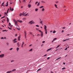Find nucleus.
Instances as JSON below:
<instances>
[{
	"label": "nucleus",
	"instance_id": "nucleus-1",
	"mask_svg": "<svg viewBox=\"0 0 73 73\" xmlns=\"http://www.w3.org/2000/svg\"><path fill=\"white\" fill-rule=\"evenodd\" d=\"M13 21L15 25L16 26H17V27H19V25H18L17 24L18 22H19V23H23V22L21 20H17L16 21V20L15 19H13Z\"/></svg>",
	"mask_w": 73,
	"mask_h": 73
},
{
	"label": "nucleus",
	"instance_id": "nucleus-2",
	"mask_svg": "<svg viewBox=\"0 0 73 73\" xmlns=\"http://www.w3.org/2000/svg\"><path fill=\"white\" fill-rule=\"evenodd\" d=\"M28 24L31 25V24H35V22H34V21H31L28 23Z\"/></svg>",
	"mask_w": 73,
	"mask_h": 73
},
{
	"label": "nucleus",
	"instance_id": "nucleus-3",
	"mask_svg": "<svg viewBox=\"0 0 73 73\" xmlns=\"http://www.w3.org/2000/svg\"><path fill=\"white\" fill-rule=\"evenodd\" d=\"M3 57H4V54H2L1 55H0V58H3Z\"/></svg>",
	"mask_w": 73,
	"mask_h": 73
},
{
	"label": "nucleus",
	"instance_id": "nucleus-4",
	"mask_svg": "<svg viewBox=\"0 0 73 73\" xmlns=\"http://www.w3.org/2000/svg\"><path fill=\"white\" fill-rule=\"evenodd\" d=\"M24 33L25 35V37L26 38H27V32L26 31H24Z\"/></svg>",
	"mask_w": 73,
	"mask_h": 73
},
{
	"label": "nucleus",
	"instance_id": "nucleus-5",
	"mask_svg": "<svg viewBox=\"0 0 73 73\" xmlns=\"http://www.w3.org/2000/svg\"><path fill=\"white\" fill-rule=\"evenodd\" d=\"M16 40H17V39L16 38H15L14 40H13V43H16V42H17Z\"/></svg>",
	"mask_w": 73,
	"mask_h": 73
},
{
	"label": "nucleus",
	"instance_id": "nucleus-6",
	"mask_svg": "<svg viewBox=\"0 0 73 73\" xmlns=\"http://www.w3.org/2000/svg\"><path fill=\"white\" fill-rule=\"evenodd\" d=\"M70 40V39H69V38H68L64 40H63L62 41H63V42H64V41H68V40Z\"/></svg>",
	"mask_w": 73,
	"mask_h": 73
},
{
	"label": "nucleus",
	"instance_id": "nucleus-7",
	"mask_svg": "<svg viewBox=\"0 0 73 73\" xmlns=\"http://www.w3.org/2000/svg\"><path fill=\"white\" fill-rule=\"evenodd\" d=\"M24 42H23L22 44L21 45V48H23L24 46Z\"/></svg>",
	"mask_w": 73,
	"mask_h": 73
},
{
	"label": "nucleus",
	"instance_id": "nucleus-8",
	"mask_svg": "<svg viewBox=\"0 0 73 73\" xmlns=\"http://www.w3.org/2000/svg\"><path fill=\"white\" fill-rule=\"evenodd\" d=\"M52 48H51L48 49V50H47L46 52H48V51H49V50H52Z\"/></svg>",
	"mask_w": 73,
	"mask_h": 73
},
{
	"label": "nucleus",
	"instance_id": "nucleus-9",
	"mask_svg": "<svg viewBox=\"0 0 73 73\" xmlns=\"http://www.w3.org/2000/svg\"><path fill=\"white\" fill-rule=\"evenodd\" d=\"M44 29L45 31L47 30V29H46V28H47L46 26L45 25H44Z\"/></svg>",
	"mask_w": 73,
	"mask_h": 73
},
{
	"label": "nucleus",
	"instance_id": "nucleus-10",
	"mask_svg": "<svg viewBox=\"0 0 73 73\" xmlns=\"http://www.w3.org/2000/svg\"><path fill=\"white\" fill-rule=\"evenodd\" d=\"M27 13V12L25 13V12H24L22 13V15L23 16H24V15H25V13Z\"/></svg>",
	"mask_w": 73,
	"mask_h": 73
},
{
	"label": "nucleus",
	"instance_id": "nucleus-11",
	"mask_svg": "<svg viewBox=\"0 0 73 73\" xmlns=\"http://www.w3.org/2000/svg\"><path fill=\"white\" fill-rule=\"evenodd\" d=\"M17 46L18 47H20V45L19 44V42H18L17 43Z\"/></svg>",
	"mask_w": 73,
	"mask_h": 73
},
{
	"label": "nucleus",
	"instance_id": "nucleus-12",
	"mask_svg": "<svg viewBox=\"0 0 73 73\" xmlns=\"http://www.w3.org/2000/svg\"><path fill=\"white\" fill-rule=\"evenodd\" d=\"M43 32H42L41 33V34H40V36H41V37H43Z\"/></svg>",
	"mask_w": 73,
	"mask_h": 73
},
{
	"label": "nucleus",
	"instance_id": "nucleus-13",
	"mask_svg": "<svg viewBox=\"0 0 73 73\" xmlns=\"http://www.w3.org/2000/svg\"><path fill=\"white\" fill-rule=\"evenodd\" d=\"M18 40L19 41L20 40V35H19V36L18 37Z\"/></svg>",
	"mask_w": 73,
	"mask_h": 73
},
{
	"label": "nucleus",
	"instance_id": "nucleus-14",
	"mask_svg": "<svg viewBox=\"0 0 73 73\" xmlns=\"http://www.w3.org/2000/svg\"><path fill=\"white\" fill-rule=\"evenodd\" d=\"M6 18H7V23H8V22H9V18H8V17H6Z\"/></svg>",
	"mask_w": 73,
	"mask_h": 73
},
{
	"label": "nucleus",
	"instance_id": "nucleus-15",
	"mask_svg": "<svg viewBox=\"0 0 73 73\" xmlns=\"http://www.w3.org/2000/svg\"><path fill=\"white\" fill-rule=\"evenodd\" d=\"M5 16L6 17L7 16H8V14H7V13L5 12Z\"/></svg>",
	"mask_w": 73,
	"mask_h": 73
},
{
	"label": "nucleus",
	"instance_id": "nucleus-16",
	"mask_svg": "<svg viewBox=\"0 0 73 73\" xmlns=\"http://www.w3.org/2000/svg\"><path fill=\"white\" fill-rule=\"evenodd\" d=\"M11 72H12V71L11 70L10 71H8L7 72H6V73H11Z\"/></svg>",
	"mask_w": 73,
	"mask_h": 73
},
{
	"label": "nucleus",
	"instance_id": "nucleus-17",
	"mask_svg": "<svg viewBox=\"0 0 73 73\" xmlns=\"http://www.w3.org/2000/svg\"><path fill=\"white\" fill-rule=\"evenodd\" d=\"M28 7L29 8H31V5L30 4H29L28 5Z\"/></svg>",
	"mask_w": 73,
	"mask_h": 73
},
{
	"label": "nucleus",
	"instance_id": "nucleus-18",
	"mask_svg": "<svg viewBox=\"0 0 73 73\" xmlns=\"http://www.w3.org/2000/svg\"><path fill=\"white\" fill-rule=\"evenodd\" d=\"M54 5L55 6V8H57V9H58V7H57V5L55 4Z\"/></svg>",
	"mask_w": 73,
	"mask_h": 73
},
{
	"label": "nucleus",
	"instance_id": "nucleus-19",
	"mask_svg": "<svg viewBox=\"0 0 73 73\" xmlns=\"http://www.w3.org/2000/svg\"><path fill=\"white\" fill-rule=\"evenodd\" d=\"M42 11V12H44V11H45V9H44V8H43L41 10Z\"/></svg>",
	"mask_w": 73,
	"mask_h": 73
},
{
	"label": "nucleus",
	"instance_id": "nucleus-20",
	"mask_svg": "<svg viewBox=\"0 0 73 73\" xmlns=\"http://www.w3.org/2000/svg\"><path fill=\"white\" fill-rule=\"evenodd\" d=\"M16 69H13L11 71V72H14L16 70Z\"/></svg>",
	"mask_w": 73,
	"mask_h": 73
},
{
	"label": "nucleus",
	"instance_id": "nucleus-21",
	"mask_svg": "<svg viewBox=\"0 0 73 73\" xmlns=\"http://www.w3.org/2000/svg\"><path fill=\"white\" fill-rule=\"evenodd\" d=\"M8 5V2H7V5H5V6H6V7H7Z\"/></svg>",
	"mask_w": 73,
	"mask_h": 73
},
{
	"label": "nucleus",
	"instance_id": "nucleus-22",
	"mask_svg": "<svg viewBox=\"0 0 73 73\" xmlns=\"http://www.w3.org/2000/svg\"><path fill=\"white\" fill-rule=\"evenodd\" d=\"M23 3H25V2H26V0H23Z\"/></svg>",
	"mask_w": 73,
	"mask_h": 73
},
{
	"label": "nucleus",
	"instance_id": "nucleus-23",
	"mask_svg": "<svg viewBox=\"0 0 73 73\" xmlns=\"http://www.w3.org/2000/svg\"><path fill=\"white\" fill-rule=\"evenodd\" d=\"M56 32V31L55 30H54L53 32V33H55Z\"/></svg>",
	"mask_w": 73,
	"mask_h": 73
},
{
	"label": "nucleus",
	"instance_id": "nucleus-24",
	"mask_svg": "<svg viewBox=\"0 0 73 73\" xmlns=\"http://www.w3.org/2000/svg\"><path fill=\"white\" fill-rule=\"evenodd\" d=\"M40 3L38 2V3L37 5V6H39V5H40Z\"/></svg>",
	"mask_w": 73,
	"mask_h": 73
},
{
	"label": "nucleus",
	"instance_id": "nucleus-25",
	"mask_svg": "<svg viewBox=\"0 0 73 73\" xmlns=\"http://www.w3.org/2000/svg\"><path fill=\"white\" fill-rule=\"evenodd\" d=\"M40 24H42V21H40Z\"/></svg>",
	"mask_w": 73,
	"mask_h": 73
},
{
	"label": "nucleus",
	"instance_id": "nucleus-26",
	"mask_svg": "<svg viewBox=\"0 0 73 73\" xmlns=\"http://www.w3.org/2000/svg\"><path fill=\"white\" fill-rule=\"evenodd\" d=\"M32 50H33V49L31 48L29 50V52H32Z\"/></svg>",
	"mask_w": 73,
	"mask_h": 73
},
{
	"label": "nucleus",
	"instance_id": "nucleus-27",
	"mask_svg": "<svg viewBox=\"0 0 73 73\" xmlns=\"http://www.w3.org/2000/svg\"><path fill=\"white\" fill-rule=\"evenodd\" d=\"M4 2H3V3H2L1 4V6H3V5H4Z\"/></svg>",
	"mask_w": 73,
	"mask_h": 73
},
{
	"label": "nucleus",
	"instance_id": "nucleus-28",
	"mask_svg": "<svg viewBox=\"0 0 73 73\" xmlns=\"http://www.w3.org/2000/svg\"><path fill=\"white\" fill-rule=\"evenodd\" d=\"M5 31H6V32H7L8 31L6 30H3L2 31V32H5Z\"/></svg>",
	"mask_w": 73,
	"mask_h": 73
},
{
	"label": "nucleus",
	"instance_id": "nucleus-29",
	"mask_svg": "<svg viewBox=\"0 0 73 73\" xmlns=\"http://www.w3.org/2000/svg\"><path fill=\"white\" fill-rule=\"evenodd\" d=\"M17 51H19V48H17Z\"/></svg>",
	"mask_w": 73,
	"mask_h": 73
},
{
	"label": "nucleus",
	"instance_id": "nucleus-30",
	"mask_svg": "<svg viewBox=\"0 0 73 73\" xmlns=\"http://www.w3.org/2000/svg\"><path fill=\"white\" fill-rule=\"evenodd\" d=\"M38 9H35V11H36V12H37V11H38Z\"/></svg>",
	"mask_w": 73,
	"mask_h": 73
},
{
	"label": "nucleus",
	"instance_id": "nucleus-31",
	"mask_svg": "<svg viewBox=\"0 0 73 73\" xmlns=\"http://www.w3.org/2000/svg\"><path fill=\"white\" fill-rule=\"evenodd\" d=\"M57 40V38H55L53 39V40H54V41H55V40Z\"/></svg>",
	"mask_w": 73,
	"mask_h": 73
},
{
	"label": "nucleus",
	"instance_id": "nucleus-32",
	"mask_svg": "<svg viewBox=\"0 0 73 73\" xmlns=\"http://www.w3.org/2000/svg\"><path fill=\"white\" fill-rule=\"evenodd\" d=\"M45 33L46 34H47V30H45Z\"/></svg>",
	"mask_w": 73,
	"mask_h": 73
},
{
	"label": "nucleus",
	"instance_id": "nucleus-33",
	"mask_svg": "<svg viewBox=\"0 0 73 73\" xmlns=\"http://www.w3.org/2000/svg\"><path fill=\"white\" fill-rule=\"evenodd\" d=\"M61 57H59V58H57L56 59V60H59V59H60V58H61Z\"/></svg>",
	"mask_w": 73,
	"mask_h": 73
},
{
	"label": "nucleus",
	"instance_id": "nucleus-34",
	"mask_svg": "<svg viewBox=\"0 0 73 73\" xmlns=\"http://www.w3.org/2000/svg\"><path fill=\"white\" fill-rule=\"evenodd\" d=\"M9 9H8L7 11V13H8V11H9Z\"/></svg>",
	"mask_w": 73,
	"mask_h": 73
},
{
	"label": "nucleus",
	"instance_id": "nucleus-35",
	"mask_svg": "<svg viewBox=\"0 0 73 73\" xmlns=\"http://www.w3.org/2000/svg\"><path fill=\"white\" fill-rule=\"evenodd\" d=\"M60 46V45H59L58 46H57V47L56 48H58V47H59V46Z\"/></svg>",
	"mask_w": 73,
	"mask_h": 73
},
{
	"label": "nucleus",
	"instance_id": "nucleus-36",
	"mask_svg": "<svg viewBox=\"0 0 73 73\" xmlns=\"http://www.w3.org/2000/svg\"><path fill=\"white\" fill-rule=\"evenodd\" d=\"M64 69H65V67H64L62 68V70H64Z\"/></svg>",
	"mask_w": 73,
	"mask_h": 73
},
{
	"label": "nucleus",
	"instance_id": "nucleus-37",
	"mask_svg": "<svg viewBox=\"0 0 73 73\" xmlns=\"http://www.w3.org/2000/svg\"><path fill=\"white\" fill-rule=\"evenodd\" d=\"M44 8V6H41L39 7L40 8Z\"/></svg>",
	"mask_w": 73,
	"mask_h": 73
},
{
	"label": "nucleus",
	"instance_id": "nucleus-38",
	"mask_svg": "<svg viewBox=\"0 0 73 73\" xmlns=\"http://www.w3.org/2000/svg\"><path fill=\"white\" fill-rule=\"evenodd\" d=\"M30 35H33V34H32V33L31 32H30Z\"/></svg>",
	"mask_w": 73,
	"mask_h": 73
},
{
	"label": "nucleus",
	"instance_id": "nucleus-39",
	"mask_svg": "<svg viewBox=\"0 0 73 73\" xmlns=\"http://www.w3.org/2000/svg\"><path fill=\"white\" fill-rule=\"evenodd\" d=\"M13 10H14V9H13V8H12V9H11V11H13Z\"/></svg>",
	"mask_w": 73,
	"mask_h": 73
},
{
	"label": "nucleus",
	"instance_id": "nucleus-40",
	"mask_svg": "<svg viewBox=\"0 0 73 73\" xmlns=\"http://www.w3.org/2000/svg\"><path fill=\"white\" fill-rule=\"evenodd\" d=\"M38 31L39 32H40V33H42V32H42L41 30H38Z\"/></svg>",
	"mask_w": 73,
	"mask_h": 73
},
{
	"label": "nucleus",
	"instance_id": "nucleus-41",
	"mask_svg": "<svg viewBox=\"0 0 73 73\" xmlns=\"http://www.w3.org/2000/svg\"><path fill=\"white\" fill-rule=\"evenodd\" d=\"M13 49V48H10L9 49V50H11Z\"/></svg>",
	"mask_w": 73,
	"mask_h": 73
},
{
	"label": "nucleus",
	"instance_id": "nucleus-42",
	"mask_svg": "<svg viewBox=\"0 0 73 73\" xmlns=\"http://www.w3.org/2000/svg\"><path fill=\"white\" fill-rule=\"evenodd\" d=\"M41 2L44 3H45V2H44V1H42Z\"/></svg>",
	"mask_w": 73,
	"mask_h": 73
},
{
	"label": "nucleus",
	"instance_id": "nucleus-43",
	"mask_svg": "<svg viewBox=\"0 0 73 73\" xmlns=\"http://www.w3.org/2000/svg\"><path fill=\"white\" fill-rule=\"evenodd\" d=\"M20 70H21V72H23V71L21 70H22V69H21L20 68Z\"/></svg>",
	"mask_w": 73,
	"mask_h": 73
},
{
	"label": "nucleus",
	"instance_id": "nucleus-44",
	"mask_svg": "<svg viewBox=\"0 0 73 73\" xmlns=\"http://www.w3.org/2000/svg\"><path fill=\"white\" fill-rule=\"evenodd\" d=\"M28 15V13H27L25 15V16H27V15Z\"/></svg>",
	"mask_w": 73,
	"mask_h": 73
},
{
	"label": "nucleus",
	"instance_id": "nucleus-45",
	"mask_svg": "<svg viewBox=\"0 0 73 73\" xmlns=\"http://www.w3.org/2000/svg\"><path fill=\"white\" fill-rule=\"evenodd\" d=\"M22 14L21 13H20V14H19V16H21L22 15Z\"/></svg>",
	"mask_w": 73,
	"mask_h": 73
},
{
	"label": "nucleus",
	"instance_id": "nucleus-46",
	"mask_svg": "<svg viewBox=\"0 0 73 73\" xmlns=\"http://www.w3.org/2000/svg\"><path fill=\"white\" fill-rule=\"evenodd\" d=\"M37 3H38V2L37 1L35 3V4L36 5L37 4Z\"/></svg>",
	"mask_w": 73,
	"mask_h": 73
},
{
	"label": "nucleus",
	"instance_id": "nucleus-47",
	"mask_svg": "<svg viewBox=\"0 0 73 73\" xmlns=\"http://www.w3.org/2000/svg\"><path fill=\"white\" fill-rule=\"evenodd\" d=\"M5 17V16H4V17H1V19H3V18H4Z\"/></svg>",
	"mask_w": 73,
	"mask_h": 73
},
{
	"label": "nucleus",
	"instance_id": "nucleus-48",
	"mask_svg": "<svg viewBox=\"0 0 73 73\" xmlns=\"http://www.w3.org/2000/svg\"><path fill=\"white\" fill-rule=\"evenodd\" d=\"M36 27H39V26L38 25H36Z\"/></svg>",
	"mask_w": 73,
	"mask_h": 73
},
{
	"label": "nucleus",
	"instance_id": "nucleus-49",
	"mask_svg": "<svg viewBox=\"0 0 73 73\" xmlns=\"http://www.w3.org/2000/svg\"><path fill=\"white\" fill-rule=\"evenodd\" d=\"M9 10H10V11L11 10V7H9Z\"/></svg>",
	"mask_w": 73,
	"mask_h": 73
},
{
	"label": "nucleus",
	"instance_id": "nucleus-50",
	"mask_svg": "<svg viewBox=\"0 0 73 73\" xmlns=\"http://www.w3.org/2000/svg\"><path fill=\"white\" fill-rule=\"evenodd\" d=\"M17 29L18 30H20V28H17Z\"/></svg>",
	"mask_w": 73,
	"mask_h": 73
},
{
	"label": "nucleus",
	"instance_id": "nucleus-51",
	"mask_svg": "<svg viewBox=\"0 0 73 73\" xmlns=\"http://www.w3.org/2000/svg\"><path fill=\"white\" fill-rule=\"evenodd\" d=\"M40 70H41V68H40V69H38L37 71V72H38V71Z\"/></svg>",
	"mask_w": 73,
	"mask_h": 73
},
{
	"label": "nucleus",
	"instance_id": "nucleus-52",
	"mask_svg": "<svg viewBox=\"0 0 73 73\" xmlns=\"http://www.w3.org/2000/svg\"><path fill=\"white\" fill-rule=\"evenodd\" d=\"M6 44H7V45H9V43H6Z\"/></svg>",
	"mask_w": 73,
	"mask_h": 73
},
{
	"label": "nucleus",
	"instance_id": "nucleus-53",
	"mask_svg": "<svg viewBox=\"0 0 73 73\" xmlns=\"http://www.w3.org/2000/svg\"><path fill=\"white\" fill-rule=\"evenodd\" d=\"M8 28L9 29H10V30H11L12 29L9 27H8Z\"/></svg>",
	"mask_w": 73,
	"mask_h": 73
},
{
	"label": "nucleus",
	"instance_id": "nucleus-54",
	"mask_svg": "<svg viewBox=\"0 0 73 73\" xmlns=\"http://www.w3.org/2000/svg\"><path fill=\"white\" fill-rule=\"evenodd\" d=\"M13 61H14V60H12L11 61V62H13Z\"/></svg>",
	"mask_w": 73,
	"mask_h": 73
},
{
	"label": "nucleus",
	"instance_id": "nucleus-55",
	"mask_svg": "<svg viewBox=\"0 0 73 73\" xmlns=\"http://www.w3.org/2000/svg\"><path fill=\"white\" fill-rule=\"evenodd\" d=\"M1 39H4V37H2L1 38Z\"/></svg>",
	"mask_w": 73,
	"mask_h": 73
},
{
	"label": "nucleus",
	"instance_id": "nucleus-56",
	"mask_svg": "<svg viewBox=\"0 0 73 73\" xmlns=\"http://www.w3.org/2000/svg\"><path fill=\"white\" fill-rule=\"evenodd\" d=\"M9 26H10V25H11V23H9Z\"/></svg>",
	"mask_w": 73,
	"mask_h": 73
},
{
	"label": "nucleus",
	"instance_id": "nucleus-57",
	"mask_svg": "<svg viewBox=\"0 0 73 73\" xmlns=\"http://www.w3.org/2000/svg\"><path fill=\"white\" fill-rule=\"evenodd\" d=\"M36 31H38V29L36 28Z\"/></svg>",
	"mask_w": 73,
	"mask_h": 73
},
{
	"label": "nucleus",
	"instance_id": "nucleus-58",
	"mask_svg": "<svg viewBox=\"0 0 73 73\" xmlns=\"http://www.w3.org/2000/svg\"><path fill=\"white\" fill-rule=\"evenodd\" d=\"M45 41H43L42 42V43H45Z\"/></svg>",
	"mask_w": 73,
	"mask_h": 73
},
{
	"label": "nucleus",
	"instance_id": "nucleus-59",
	"mask_svg": "<svg viewBox=\"0 0 73 73\" xmlns=\"http://www.w3.org/2000/svg\"><path fill=\"white\" fill-rule=\"evenodd\" d=\"M64 32V30H62V33H63Z\"/></svg>",
	"mask_w": 73,
	"mask_h": 73
},
{
	"label": "nucleus",
	"instance_id": "nucleus-60",
	"mask_svg": "<svg viewBox=\"0 0 73 73\" xmlns=\"http://www.w3.org/2000/svg\"><path fill=\"white\" fill-rule=\"evenodd\" d=\"M46 54L45 55H44V57H45V56H46Z\"/></svg>",
	"mask_w": 73,
	"mask_h": 73
},
{
	"label": "nucleus",
	"instance_id": "nucleus-61",
	"mask_svg": "<svg viewBox=\"0 0 73 73\" xmlns=\"http://www.w3.org/2000/svg\"><path fill=\"white\" fill-rule=\"evenodd\" d=\"M49 58H50L49 57H48L47 58V60H48L49 59Z\"/></svg>",
	"mask_w": 73,
	"mask_h": 73
},
{
	"label": "nucleus",
	"instance_id": "nucleus-62",
	"mask_svg": "<svg viewBox=\"0 0 73 73\" xmlns=\"http://www.w3.org/2000/svg\"><path fill=\"white\" fill-rule=\"evenodd\" d=\"M31 1H32V0H30V1L29 3H31Z\"/></svg>",
	"mask_w": 73,
	"mask_h": 73
},
{
	"label": "nucleus",
	"instance_id": "nucleus-63",
	"mask_svg": "<svg viewBox=\"0 0 73 73\" xmlns=\"http://www.w3.org/2000/svg\"><path fill=\"white\" fill-rule=\"evenodd\" d=\"M67 49V48H66L65 49V50H66Z\"/></svg>",
	"mask_w": 73,
	"mask_h": 73
},
{
	"label": "nucleus",
	"instance_id": "nucleus-64",
	"mask_svg": "<svg viewBox=\"0 0 73 73\" xmlns=\"http://www.w3.org/2000/svg\"><path fill=\"white\" fill-rule=\"evenodd\" d=\"M62 29H65V27H63L62 28Z\"/></svg>",
	"mask_w": 73,
	"mask_h": 73
}]
</instances>
